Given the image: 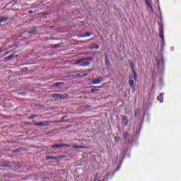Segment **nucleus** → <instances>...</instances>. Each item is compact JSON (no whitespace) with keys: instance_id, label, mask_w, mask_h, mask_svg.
Here are the masks:
<instances>
[{"instance_id":"bb28decb","label":"nucleus","mask_w":181,"mask_h":181,"mask_svg":"<svg viewBox=\"0 0 181 181\" xmlns=\"http://www.w3.org/2000/svg\"><path fill=\"white\" fill-rule=\"evenodd\" d=\"M121 169V165H119L115 170V172H117V170H119Z\"/></svg>"},{"instance_id":"4be33fe9","label":"nucleus","mask_w":181,"mask_h":181,"mask_svg":"<svg viewBox=\"0 0 181 181\" xmlns=\"http://www.w3.org/2000/svg\"><path fill=\"white\" fill-rule=\"evenodd\" d=\"M37 115H31L30 116L28 117V119H34V118H37Z\"/></svg>"},{"instance_id":"4468645a","label":"nucleus","mask_w":181,"mask_h":181,"mask_svg":"<svg viewBox=\"0 0 181 181\" xmlns=\"http://www.w3.org/2000/svg\"><path fill=\"white\" fill-rule=\"evenodd\" d=\"M35 127H47L49 125L47 123L39 122L35 124Z\"/></svg>"},{"instance_id":"7ed1b4c3","label":"nucleus","mask_w":181,"mask_h":181,"mask_svg":"<svg viewBox=\"0 0 181 181\" xmlns=\"http://www.w3.org/2000/svg\"><path fill=\"white\" fill-rule=\"evenodd\" d=\"M134 75L133 76H129V84L132 87V93H135V85L134 84Z\"/></svg>"},{"instance_id":"dca6fc26","label":"nucleus","mask_w":181,"mask_h":181,"mask_svg":"<svg viewBox=\"0 0 181 181\" xmlns=\"http://www.w3.org/2000/svg\"><path fill=\"white\" fill-rule=\"evenodd\" d=\"M91 36L90 33H85L84 34L81 35V37H90Z\"/></svg>"},{"instance_id":"412c9836","label":"nucleus","mask_w":181,"mask_h":181,"mask_svg":"<svg viewBox=\"0 0 181 181\" xmlns=\"http://www.w3.org/2000/svg\"><path fill=\"white\" fill-rule=\"evenodd\" d=\"M62 84H64L63 82H56L53 84L54 87H59V86H62Z\"/></svg>"},{"instance_id":"7c9ffc66","label":"nucleus","mask_w":181,"mask_h":181,"mask_svg":"<svg viewBox=\"0 0 181 181\" xmlns=\"http://www.w3.org/2000/svg\"><path fill=\"white\" fill-rule=\"evenodd\" d=\"M6 54H9V52H5V54L3 56H6Z\"/></svg>"},{"instance_id":"c9c22d12","label":"nucleus","mask_w":181,"mask_h":181,"mask_svg":"<svg viewBox=\"0 0 181 181\" xmlns=\"http://www.w3.org/2000/svg\"><path fill=\"white\" fill-rule=\"evenodd\" d=\"M0 53H2V50L0 49Z\"/></svg>"},{"instance_id":"c85d7f7f","label":"nucleus","mask_w":181,"mask_h":181,"mask_svg":"<svg viewBox=\"0 0 181 181\" xmlns=\"http://www.w3.org/2000/svg\"><path fill=\"white\" fill-rule=\"evenodd\" d=\"M16 152H21V148H17L16 150H15Z\"/></svg>"},{"instance_id":"473e14b6","label":"nucleus","mask_w":181,"mask_h":181,"mask_svg":"<svg viewBox=\"0 0 181 181\" xmlns=\"http://www.w3.org/2000/svg\"><path fill=\"white\" fill-rule=\"evenodd\" d=\"M91 40H93V38L88 40V42H91Z\"/></svg>"},{"instance_id":"f8f14e48","label":"nucleus","mask_w":181,"mask_h":181,"mask_svg":"<svg viewBox=\"0 0 181 181\" xmlns=\"http://www.w3.org/2000/svg\"><path fill=\"white\" fill-rule=\"evenodd\" d=\"M9 20V17H0V23H4Z\"/></svg>"},{"instance_id":"20e7f679","label":"nucleus","mask_w":181,"mask_h":181,"mask_svg":"<svg viewBox=\"0 0 181 181\" xmlns=\"http://www.w3.org/2000/svg\"><path fill=\"white\" fill-rule=\"evenodd\" d=\"M104 81V78L100 77L98 78H94L93 81L90 82L91 84L95 85V84H101Z\"/></svg>"},{"instance_id":"a878e982","label":"nucleus","mask_w":181,"mask_h":181,"mask_svg":"<svg viewBox=\"0 0 181 181\" xmlns=\"http://www.w3.org/2000/svg\"><path fill=\"white\" fill-rule=\"evenodd\" d=\"M29 33L31 35L35 34V33H36V30H33L30 31Z\"/></svg>"},{"instance_id":"f704fd0d","label":"nucleus","mask_w":181,"mask_h":181,"mask_svg":"<svg viewBox=\"0 0 181 181\" xmlns=\"http://www.w3.org/2000/svg\"><path fill=\"white\" fill-rule=\"evenodd\" d=\"M136 115H138V112H135V116L136 117Z\"/></svg>"},{"instance_id":"6e6552de","label":"nucleus","mask_w":181,"mask_h":181,"mask_svg":"<svg viewBox=\"0 0 181 181\" xmlns=\"http://www.w3.org/2000/svg\"><path fill=\"white\" fill-rule=\"evenodd\" d=\"M63 146H64L65 148H69L70 146V145L69 144H54L53 146H52V148H62Z\"/></svg>"},{"instance_id":"5701e85b","label":"nucleus","mask_w":181,"mask_h":181,"mask_svg":"<svg viewBox=\"0 0 181 181\" xmlns=\"http://www.w3.org/2000/svg\"><path fill=\"white\" fill-rule=\"evenodd\" d=\"M86 148L84 146H74V149H84Z\"/></svg>"},{"instance_id":"2f4dec72","label":"nucleus","mask_w":181,"mask_h":181,"mask_svg":"<svg viewBox=\"0 0 181 181\" xmlns=\"http://www.w3.org/2000/svg\"><path fill=\"white\" fill-rule=\"evenodd\" d=\"M98 177V175L96 174V175H95V179H97Z\"/></svg>"},{"instance_id":"f3484780","label":"nucleus","mask_w":181,"mask_h":181,"mask_svg":"<svg viewBox=\"0 0 181 181\" xmlns=\"http://www.w3.org/2000/svg\"><path fill=\"white\" fill-rule=\"evenodd\" d=\"M157 100L159 101L160 100V103H163V94L160 93V96H158L157 97Z\"/></svg>"},{"instance_id":"2eb2a0df","label":"nucleus","mask_w":181,"mask_h":181,"mask_svg":"<svg viewBox=\"0 0 181 181\" xmlns=\"http://www.w3.org/2000/svg\"><path fill=\"white\" fill-rule=\"evenodd\" d=\"M59 98L61 100H64V98H69V95L67 93L59 94Z\"/></svg>"},{"instance_id":"0eeeda50","label":"nucleus","mask_w":181,"mask_h":181,"mask_svg":"<svg viewBox=\"0 0 181 181\" xmlns=\"http://www.w3.org/2000/svg\"><path fill=\"white\" fill-rule=\"evenodd\" d=\"M128 123H129L128 117H127V116H122V126L127 127V125H128Z\"/></svg>"},{"instance_id":"393cba45","label":"nucleus","mask_w":181,"mask_h":181,"mask_svg":"<svg viewBox=\"0 0 181 181\" xmlns=\"http://www.w3.org/2000/svg\"><path fill=\"white\" fill-rule=\"evenodd\" d=\"M91 93H95L96 91H98V90L95 89V88L90 89Z\"/></svg>"},{"instance_id":"f03ea898","label":"nucleus","mask_w":181,"mask_h":181,"mask_svg":"<svg viewBox=\"0 0 181 181\" xmlns=\"http://www.w3.org/2000/svg\"><path fill=\"white\" fill-rule=\"evenodd\" d=\"M66 158V156L62 155V156H47L45 157V159H52L54 160H60V159H64Z\"/></svg>"},{"instance_id":"9b49d317","label":"nucleus","mask_w":181,"mask_h":181,"mask_svg":"<svg viewBox=\"0 0 181 181\" xmlns=\"http://www.w3.org/2000/svg\"><path fill=\"white\" fill-rule=\"evenodd\" d=\"M74 78H82L83 77H86L87 74H76L72 75Z\"/></svg>"},{"instance_id":"72a5a7b5","label":"nucleus","mask_w":181,"mask_h":181,"mask_svg":"<svg viewBox=\"0 0 181 181\" xmlns=\"http://www.w3.org/2000/svg\"><path fill=\"white\" fill-rule=\"evenodd\" d=\"M95 88H101V86H96Z\"/></svg>"},{"instance_id":"1a4fd4ad","label":"nucleus","mask_w":181,"mask_h":181,"mask_svg":"<svg viewBox=\"0 0 181 181\" xmlns=\"http://www.w3.org/2000/svg\"><path fill=\"white\" fill-rule=\"evenodd\" d=\"M159 36H160L163 43H165V35L163 34V28L160 29Z\"/></svg>"},{"instance_id":"39448f33","label":"nucleus","mask_w":181,"mask_h":181,"mask_svg":"<svg viewBox=\"0 0 181 181\" xmlns=\"http://www.w3.org/2000/svg\"><path fill=\"white\" fill-rule=\"evenodd\" d=\"M146 4L147 5L148 9H149V11L153 13V7L152 6V0H146Z\"/></svg>"},{"instance_id":"e433bc0d","label":"nucleus","mask_w":181,"mask_h":181,"mask_svg":"<svg viewBox=\"0 0 181 181\" xmlns=\"http://www.w3.org/2000/svg\"><path fill=\"white\" fill-rule=\"evenodd\" d=\"M3 166H5V165H4Z\"/></svg>"},{"instance_id":"6ab92c4d","label":"nucleus","mask_w":181,"mask_h":181,"mask_svg":"<svg viewBox=\"0 0 181 181\" xmlns=\"http://www.w3.org/2000/svg\"><path fill=\"white\" fill-rule=\"evenodd\" d=\"M105 60L107 66H110V60L108 59V55L107 54H105Z\"/></svg>"},{"instance_id":"aec40b11","label":"nucleus","mask_w":181,"mask_h":181,"mask_svg":"<svg viewBox=\"0 0 181 181\" xmlns=\"http://www.w3.org/2000/svg\"><path fill=\"white\" fill-rule=\"evenodd\" d=\"M124 139H126V141H128V139H129V134L128 133V132H124Z\"/></svg>"},{"instance_id":"9d476101","label":"nucleus","mask_w":181,"mask_h":181,"mask_svg":"<svg viewBox=\"0 0 181 181\" xmlns=\"http://www.w3.org/2000/svg\"><path fill=\"white\" fill-rule=\"evenodd\" d=\"M14 57H15V54H11L8 57H6L4 59V62H10V60H12V59H13Z\"/></svg>"},{"instance_id":"423d86ee","label":"nucleus","mask_w":181,"mask_h":181,"mask_svg":"<svg viewBox=\"0 0 181 181\" xmlns=\"http://www.w3.org/2000/svg\"><path fill=\"white\" fill-rule=\"evenodd\" d=\"M129 66L132 67V73H133V76H134V81H136V72L135 71V64H133V62H129Z\"/></svg>"},{"instance_id":"b1692460","label":"nucleus","mask_w":181,"mask_h":181,"mask_svg":"<svg viewBox=\"0 0 181 181\" xmlns=\"http://www.w3.org/2000/svg\"><path fill=\"white\" fill-rule=\"evenodd\" d=\"M52 97H53L54 98H60V93H54V94L52 95Z\"/></svg>"},{"instance_id":"a211bd4d","label":"nucleus","mask_w":181,"mask_h":181,"mask_svg":"<svg viewBox=\"0 0 181 181\" xmlns=\"http://www.w3.org/2000/svg\"><path fill=\"white\" fill-rule=\"evenodd\" d=\"M89 49H90V50L93 49H95V50H98V49H100V45H91Z\"/></svg>"},{"instance_id":"ddd939ff","label":"nucleus","mask_w":181,"mask_h":181,"mask_svg":"<svg viewBox=\"0 0 181 181\" xmlns=\"http://www.w3.org/2000/svg\"><path fill=\"white\" fill-rule=\"evenodd\" d=\"M62 46V44H56V45H50L49 47H51L52 49H59Z\"/></svg>"},{"instance_id":"c756f323","label":"nucleus","mask_w":181,"mask_h":181,"mask_svg":"<svg viewBox=\"0 0 181 181\" xmlns=\"http://www.w3.org/2000/svg\"><path fill=\"white\" fill-rule=\"evenodd\" d=\"M64 118H67V116H63L61 117V119H64Z\"/></svg>"},{"instance_id":"cd10ccee","label":"nucleus","mask_w":181,"mask_h":181,"mask_svg":"<svg viewBox=\"0 0 181 181\" xmlns=\"http://www.w3.org/2000/svg\"><path fill=\"white\" fill-rule=\"evenodd\" d=\"M28 13L29 15H32V13H33V11L29 10V11H28Z\"/></svg>"},{"instance_id":"f257e3e1","label":"nucleus","mask_w":181,"mask_h":181,"mask_svg":"<svg viewBox=\"0 0 181 181\" xmlns=\"http://www.w3.org/2000/svg\"><path fill=\"white\" fill-rule=\"evenodd\" d=\"M86 60H93L91 57L82 58L75 62L74 64H80L81 67H86V66H90V62H86Z\"/></svg>"}]
</instances>
